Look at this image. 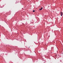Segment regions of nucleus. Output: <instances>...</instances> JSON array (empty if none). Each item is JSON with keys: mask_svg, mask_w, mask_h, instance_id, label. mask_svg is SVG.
Masks as SVG:
<instances>
[{"mask_svg": "<svg viewBox=\"0 0 63 63\" xmlns=\"http://www.w3.org/2000/svg\"><path fill=\"white\" fill-rule=\"evenodd\" d=\"M61 16H63V13L62 12H61Z\"/></svg>", "mask_w": 63, "mask_h": 63, "instance_id": "obj_1", "label": "nucleus"}, {"mask_svg": "<svg viewBox=\"0 0 63 63\" xmlns=\"http://www.w3.org/2000/svg\"><path fill=\"white\" fill-rule=\"evenodd\" d=\"M43 8H42L41 9H39V10L40 11L42 10V9H43Z\"/></svg>", "mask_w": 63, "mask_h": 63, "instance_id": "obj_2", "label": "nucleus"}, {"mask_svg": "<svg viewBox=\"0 0 63 63\" xmlns=\"http://www.w3.org/2000/svg\"><path fill=\"white\" fill-rule=\"evenodd\" d=\"M33 12H35V11L33 10Z\"/></svg>", "mask_w": 63, "mask_h": 63, "instance_id": "obj_3", "label": "nucleus"}]
</instances>
